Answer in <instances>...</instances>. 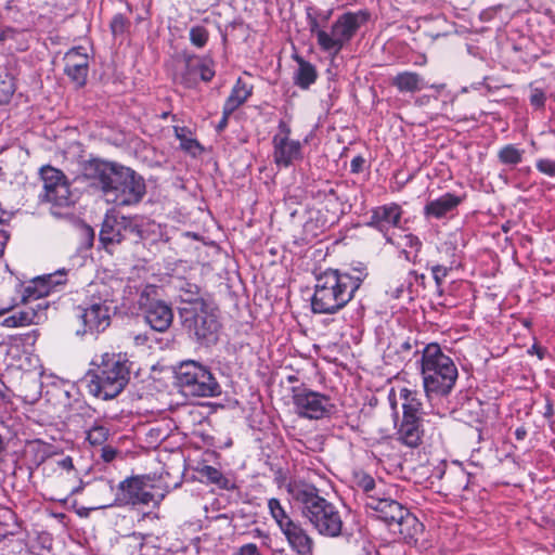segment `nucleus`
Here are the masks:
<instances>
[{
	"label": "nucleus",
	"mask_w": 555,
	"mask_h": 555,
	"mask_svg": "<svg viewBox=\"0 0 555 555\" xmlns=\"http://www.w3.org/2000/svg\"><path fill=\"white\" fill-rule=\"evenodd\" d=\"M354 274L328 269L315 279L311 310L318 314H334L341 310L354 296L366 274L353 269Z\"/></svg>",
	"instance_id": "nucleus-1"
},
{
	"label": "nucleus",
	"mask_w": 555,
	"mask_h": 555,
	"mask_svg": "<svg viewBox=\"0 0 555 555\" xmlns=\"http://www.w3.org/2000/svg\"><path fill=\"white\" fill-rule=\"evenodd\" d=\"M288 491L299 505L302 517L324 537L336 538L340 535L344 521L339 508L320 495L313 485L294 482Z\"/></svg>",
	"instance_id": "nucleus-2"
},
{
	"label": "nucleus",
	"mask_w": 555,
	"mask_h": 555,
	"mask_svg": "<svg viewBox=\"0 0 555 555\" xmlns=\"http://www.w3.org/2000/svg\"><path fill=\"white\" fill-rule=\"evenodd\" d=\"M93 369L87 372L89 393L102 399L116 398L128 385L132 363L122 354L104 353L93 360Z\"/></svg>",
	"instance_id": "nucleus-3"
},
{
	"label": "nucleus",
	"mask_w": 555,
	"mask_h": 555,
	"mask_svg": "<svg viewBox=\"0 0 555 555\" xmlns=\"http://www.w3.org/2000/svg\"><path fill=\"white\" fill-rule=\"evenodd\" d=\"M417 362L424 391L429 400L446 397L452 391L459 375L457 369L438 344L426 345Z\"/></svg>",
	"instance_id": "nucleus-4"
},
{
	"label": "nucleus",
	"mask_w": 555,
	"mask_h": 555,
	"mask_svg": "<svg viewBox=\"0 0 555 555\" xmlns=\"http://www.w3.org/2000/svg\"><path fill=\"white\" fill-rule=\"evenodd\" d=\"M177 385L185 396L216 397L221 387L211 371L194 360H185L175 369Z\"/></svg>",
	"instance_id": "nucleus-5"
},
{
	"label": "nucleus",
	"mask_w": 555,
	"mask_h": 555,
	"mask_svg": "<svg viewBox=\"0 0 555 555\" xmlns=\"http://www.w3.org/2000/svg\"><path fill=\"white\" fill-rule=\"evenodd\" d=\"M183 327L202 344L215 343L218 338L220 322L218 309L210 302H197L195 306L180 308Z\"/></svg>",
	"instance_id": "nucleus-6"
},
{
	"label": "nucleus",
	"mask_w": 555,
	"mask_h": 555,
	"mask_svg": "<svg viewBox=\"0 0 555 555\" xmlns=\"http://www.w3.org/2000/svg\"><path fill=\"white\" fill-rule=\"evenodd\" d=\"M370 18L367 11L346 12L332 25L331 33L320 35V49L337 55Z\"/></svg>",
	"instance_id": "nucleus-7"
},
{
	"label": "nucleus",
	"mask_w": 555,
	"mask_h": 555,
	"mask_svg": "<svg viewBox=\"0 0 555 555\" xmlns=\"http://www.w3.org/2000/svg\"><path fill=\"white\" fill-rule=\"evenodd\" d=\"M40 175L43 182V193L40 194L41 202L51 205L50 209L54 216L65 215L63 209H67L75 204V196L65 175L51 166L42 167Z\"/></svg>",
	"instance_id": "nucleus-8"
},
{
	"label": "nucleus",
	"mask_w": 555,
	"mask_h": 555,
	"mask_svg": "<svg viewBox=\"0 0 555 555\" xmlns=\"http://www.w3.org/2000/svg\"><path fill=\"white\" fill-rule=\"evenodd\" d=\"M154 486L150 482L147 476L137 475L128 477L118 483L113 502L103 504L100 507L149 505L152 502L157 505L159 501L155 500L152 492Z\"/></svg>",
	"instance_id": "nucleus-9"
},
{
	"label": "nucleus",
	"mask_w": 555,
	"mask_h": 555,
	"mask_svg": "<svg viewBox=\"0 0 555 555\" xmlns=\"http://www.w3.org/2000/svg\"><path fill=\"white\" fill-rule=\"evenodd\" d=\"M138 306L152 330L163 333L170 327L173 320L172 310L169 305L158 298L156 286L146 285L143 288Z\"/></svg>",
	"instance_id": "nucleus-10"
},
{
	"label": "nucleus",
	"mask_w": 555,
	"mask_h": 555,
	"mask_svg": "<svg viewBox=\"0 0 555 555\" xmlns=\"http://www.w3.org/2000/svg\"><path fill=\"white\" fill-rule=\"evenodd\" d=\"M91 287L100 295V298L81 310L80 319L85 328L82 332L78 331V334H86L88 332L99 333L104 331L111 323L109 308L106 304L114 301V294L107 289L105 283H95Z\"/></svg>",
	"instance_id": "nucleus-11"
},
{
	"label": "nucleus",
	"mask_w": 555,
	"mask_h": 555,
	"mask_svg": "<svg viewBox=\"0 0 555 555\" xmlns=\"http://www.w3.org/2000/svg\"><path fill=\"white\" fill-rule=\"evenodd\" d=\"M292 399L296 413L305 418L321 420L334 410L330 397L306 387H293Z\"/></svg>",
	"instance_id": "nucleus-12"
},
{
	"label": "nucleus",
	"mask_w": 555,
	"mask_h": 555,
	"mask_svg": "<svg viewBox=\"0 0 555 555\" xmlns=\"http://www.w3.org/2000/svg\"><path fill=\"white\" fill-rule=\"evenodd\" d=\"M278 129L272 138L273 162L279 167H289L302 159V145L291 139L292 130L286 121L280 120Z\"/></svg>",
	"instance_id": "nucleus-13"
},
{
	"label": "nucleus",
	"mask_w": 555,
	"mask_h": 555,
	"mask_svg": "<svg viewBox=\"0 0 555 555\" xmlns=\"http://www.w3.org/2000/svg\"><path fill=\"white\" fill-rule=\"evenodd\" d=\"M365 506L376 513V516L385 521L390 529L402 519V515L406 514L408 508L392 499L389 494L380 493L371 495L365 500Z\"/></svg>",
	"instance_id": "nucleus-14"
},
{
	"label": "nucleus",
	"mask_w": 555,
	"mask_h": 555,
	"mask_svg": "<svg viewBox=\"0 0 555 555\" xmlns=\"http://www.w3.org/2000/svg\"><path fill=\"white\" fill-rule=\"evenodd\" d=\"M33 299L34 298H29L25 301L23 296L22 301L25 304V306L18 310H15L11 315L3 319L1 326L15 328L29 326L33 324H40L46 321L48 305L46 302L33 304Z\"/></svg>",
	"instance_id": "nucleus-15"
},
{
	"label": "nucleus",
	"mask_w": 555,
	"mask_h": 555,
	"mask_svg": "<svg viewBox=\"0 0 555 555\" xmlns=\"http://www.w3.org/2000/svg\"><path fill=\"white\" fill-rule=\"evenodd\" d=\"M401 218V207L396 203H391L373 208L366 225L376 229L383 233L388 243H392L388 232L391 228H398L400 225Z\"/></svg>",
	"instance_id": "nucleus-16"
},
{
	"label": "nucleus",
	"mask_w": 555,
	"mask_h": 555,
	"mask_svg": "<svg viewBox=\"0 0 555 555\" xmlns=\"http://www.w3.org/2000/svg\"><path fill=\"white\" fill-rule=\"evenodd\" d=\"M129 177L121 181L112 195V202L117 206H130L138 204L145 194V183L142 177L129 168Z\"/></svg>",
	"instance_id": "nucleus-17"
},
{
	"label": "nucleus",
	"mask_w": 555,
	"mask_h": 555,
	"mask_svg": "<svg viewBox=\"0 0 555 555\" xmlns=\"http://www.w3.org/2000/svg\"><path fill=\"white\" fill-rule=\"evenodd\" d=\"M312 197L330 215L326 221L331 224L337 222L339 217L344 214V202L338 185L335 188L332 183L325 182L318 190L312 192Z\"/></svg>",
	"instance_id": "nucleus-18"
},
{
	"label": "nucleus",
	"mask_w": 555,
	"mask_h": 555,
	"mask_svg": "<svg viewBox=\"0 0 555 555\" xmlns=\"http://www.w3.org/2000/svg\"><path fill=\"white\" fill-rule=\"evenodd\" d=\"M64 73L78 87L86 85L89 73V57L82 47H76L66 52L64 56Z\"/></svg>",
	"instance_id": "nucleus-19"
},
{
	"label": "nucleus",
	"mask_w": 555,
	"mask_h": 555,
	"mask_svg": "<svg viewBox=\"0 0 555 555\" xmlns=\"http://www.w3.org/2000/svg\"><path fill=\"white\" fill-rule=\"evenodd\" d=\"M115 166L116 163L93 158L83 163L82 176L103 194L107 181H112L109 176L113 175Z\"/></svg>",
	"instance_id": "nucleus-20"
},
{
	"label": "nucleus",
	"mask_w": 555,
	"mask_h": 555,
	"mask_svg": "<svg viewBox=\"0 0 555 555\" xmlns=\"http://www.w3.org/2000/svg\"><path fill=\"white\" fill-rule=\"evenodd\" d=\"M65 282L66 272L64 270H59L48 275L38 276L31 281L30 285L25 287L24 300L26 301L29 298L38 300L42 297H46L54 287L63 285Z\"/></svg>",
	"instance_id": "nucleus-21"
},
{
	"label": "nucleus",
	"mask_w": 555,
	"mask_h": 555,
	"mask_svg": "<svg viewBox=\"0 0 555 555\" xmlns=\"http://www.w3.org/2000/svg\"><path fill=\"white\" fill-rule=\"evenodd\" d=\"M289 547L297 555H312L314 541L299 522H294L282 531Z\"/></svg>",
	"instance_id": "nucleus-22"
},
{
	"label": "nucleus",
	"mask_w": 555,
	"mask_h": 555,
	"mask_svg": "<svg viewBox=\"0 0 555 555\" xmlns=\"http://www.w3.org/2000/svg\"><path fill=\"white\" fill-rule=\"evenodd\" d=\"M424 430L421 416L411 414L402 415L400 427L397 431L398 440L410 448H416L422 443Z\"/></svg>",
	"instance_id": "nucleus-23"
},
{
	"label": "nucleus",
	"mask_w": 555,
	"mask_h": 555,
	"mask_svg": "<svg viewBox=\"0 0 555 555\" xmlns=\"http://www.w3.org/2000/svg\"><path fill=\"white\" fill-rule=\"evenodd\" d=\"M463 202L461 196L452 193H446L439 198L427 202L424 207L426 218L441 219L452 214Z\"/></svg>",
	"instance_id": "nucleus-24"
},
{
	"label": "nucleus",
	"mask_w": 555,
	"mask_h": 555,
	"mask_svg": "<svg viewBox=\"0 0 555 555\" xmlns=\"http://www.w3.org/2000/svg\"><path fill=\"white\" fill-rule=\"evenodd\" d=\"M124 223L122 216H106L102 222L100 231V243L105 249H109L112 246L124 242Z\"/></svg>",
	"instance_id": "nucleus-25"
},
{
	"label": "nucleus",
	"mask_w": 555,
	"mask_h": 555,
	"mask_svg": "<svg viewBox=\"0 0 555 555\" xmlns=\"http://www.w3.org/2000/svg\"><path fill=\"white\" fill-rule=\"evenodd\" d=\"M122 223L124 241L139 244L150 237V224L143 219L122 216Z\"/></svg>",
	"instance_id": "nucleus-26"
},
{
	"label": "nucleus",
	"mask_w": 555,
	"mask_h": 555,
	"mask_svg": "<svg viewBox=\"0 0 555 555\" xmlns=\"http://www.w3.org/2000/svg\"><path fill=\"white\" fill-rule=\"evenodd\" d=\"M391 86L401 93H416L426 86L425 79L416 72H401L391 79Z\"/></svg>",
	"instance_id": "nucleus-27"
},
{
	"label": "nucleus",
	"mask_w": 555,
	"mask_h": 555,
	"mask_svg": "<svg viewBox=\"0 0 555 555\" xmlns=\"http://www.w3.org/2000/svg\"><path fill=\"white\" fill-rule=\"evenodd\" d=\"M184 65L186 69L185 81H194L196 80L197 76L203 81H210L215 76V70L210 64L195 55L186 57Z\"/></svg>",
	"instance_id": "nucleus-28"
},
{
	"label": "nucleus",
	"mask_w": 555,
	"mask_h": 555,
	"mask_svg": "<svg viewBox=\"0 0 555 555\" xmlns=\"http://www.w3.org/2000/svg\"><path fill=\"white\" fill-rule=\"evenodd\" d=\"M393 532H398L404 540H415V537L422 532L423 524L408 509L406 514L402 515V519L391 529Z\"/></svg>",
	"instance_id": "nucleus-29"
},
{
	"label": "nucleus",
	"mask_w": 555,
	"mask_h": 555,
	"mask_svg": "<svg viewBox=\"0 0 555 555\" xmlns=\"http://www.w3.org/2000/svg\"><path fill=\"white\" fill-rule=\"evenodd\" d=\"M294 60L298 64L294 82L301 89H308L318 78L315 66L299 55H295Z\"/></svg>",
	"instance_id": "nucleus-30"
},
{
	"label": "nucleus",
	"mask_w": 555,
	"mask_h": 555,
	"mask_svg": "<svg viewBox=\"0 0 555 555\" xmlns=\"http://www.w3.org/2000/svg\"><path fill=\"white\" fill-rule=\"evenodd\" d=\"M251 91L253 88L238 78L224 103L227 112L233 113L236 111L251 95Z\"/></svg>",
	"instance_id": "nucleus-31"
},
{
	"label": "nucleus",
	"mask_w": 555,
	"mask_h": 555,
	"mask_svg": "<svg viewBox=\"0 0 555 555\" xmlns=\"http://www.w3.org/2000/svg\"><path fill=\"white\" fill-rule=\"evenodd\" d=\"M24 454L29 461L30 468L39 467L48 457L47 447L40 440L27 442Z\"/></svg>",
	"instance_id": "nucleus-32"
},
{
	"label": "nucleus",
	"mask_w": 555,
	"mask_h": 555,
	"mask_svg": "<svg viewBox=\"0 0 555 555\" xmlns=\"http://www.w3.org/2000/svg\"><path fill=\"white\" fill-rule=\"evenodd\" d=\"M400 398L403 400V415L411 414L413 416H421L420 413L423 404L420 399V393L416 390L402 388L400 390Z\"/></svg>",
	"instance_id": "nucleus-33"
},
{
	"label": "nucleus",
	"mask_w": 555,
	"mask_h": 555,
	"mask_svg": "<svg viewBox=\"0 0 555 555\" xmlns=\"http://www.w3.org/2000/svg\"><path fill=\"white\" fill-rule=\"evenodd\" d=\"M268 507L272 518L275 520L281 531H283L288 526L295 522L286 513L285 508L282 506L281 502L278 499H270L268 502Z\"/></svg>",
	"instance_id": "nucleus-34"
},
{
	"label": "nucleus",
	"mask_w": 555,
	"mask_h": 555,
	"mask_svg": "<svg viewBox=\"0 0 555 555\" xmlns=\"http://www.w3.org/2000/svg\"><path fill=\"white\" fill-rule=\"evenodd\" d=\"M128 175H129L128 167L116 164V166L113 170V175L109 176L112 178V181H107V185L105 186V190L103 193L106 202H108V203L112 202V198H113L112 195L117 190V188L119 186L121 181H125L129 177Z\"/></svg>",
	"instance_id": "nucleus-35"
},
{
	"label": "nucleus",
	"mask_w": 555,
	"mask_h": 555,
	"mask_svg": "<svg viewBox=\"0 0 555 555\" xmlns=\"http://www.w3.org/2000/svg\"><path fill=\"white\" fill-rule=\"evenodd\" d=\"M180 298L184 306H195L197 302H207L201 295V288L192 283H185L181 286Z\"/></svg>",
	"instance_id": "nucleus-36"
},
{
	"label": "nucleus",
	"mask_w": 555,
	"mask_h": 555,
	"mask_svg": "<svg viewBox=\"0 0 555 555\" xmlns=\"http://www.w3.org/2000/svg\"><path fill=\"white\" fill-rule=\"evenodd\" d=\"M524 151L517 149L513 144L503 146L499 153V160L504 165L516 166L522 160Z\"/></svg>",
	"instance_id": "nucleus-37"
},
{
	"label": "nucleus",
	"mask_w": 555,
	"mask_h": 555,
	"mask_svg": "<svg viewBox=\"0 0 555 555\" xmlns=\"http://www.w3.org/2000/svg\"><path fill=\"white\" fill-rule=\"evenodd\" d=\"M108 437L109 429L98 423L87 431V440L91 446H103Z\"/></svg>",
	"instance_id": "nucleus-38"
},
{
	"label": "nucleus",
	"mask_w": 555,
	"mask_h": 555,
	"mask_svg": "<svg viewBox=\"0 0 555 555\" xmlns=\"http://www.w3.org/2000/svg\"><path fill=\"white\" fill-rule=\"evenodd\" d=\"M357 486L363 490V492L366 494V500L371 495H375L378 491L380 493H385V491L382 489V487H377L375 480L370 475H362L357 480Z\"/></svg>",
	"instance_id": "nucleus-39"
},
{
	"label": "nucleus",
	"mask_w": 555,
	"mask_h": 555,
	"mask_svg": "<svg viewBox=\"0 0 555 555\" xmlns=\"http://www.w3.org/2000/svg\"><path fill=\"white\" fill-rule=\"evenodd\" d=\"M201 475L209 480L211 483L218 485L221 488L227 487L228 479L222 473L214 466L206 465L201 469Z\"/></svg>",
	"instance_id": "nucleus-40"
},
{
	"label": "nucleus",
	"mask_w": 555,
	"mask_h": 555,
	"mask_svg": "<svg viewBox=\"0 0 555 555\" xmlns=\"http://www.w3.org/2000/svg\"><path fill=\"white\" fill-rule=\"evenodd\" d=\"M15 92V83L13 77L5 75L4 79L0 80V103H8Z\"/></svg>",
	"instance_id": "nucleus-41"
},
{
	"label": "nucleus",
	"mask_w": 555,
	"mask_h": 555,
	"mask_svg": "<svg viewBox=\"0 0 555 555\" xmlns=\"http://www.w3.org/2000/svg\"><path fill=\"white\" fill-rule=\"evenodd\" d=\"M190 40L193 46L203 48L208 40V31L203 26H194L190 29Z\"/></svg>",
	"instance_id": "nucleus-42"
},
{
	"label": "nucleus",
	"mask_w": 555,
	"mask_h": 555,
	"mask_svg": "<svg viewBox=\"0 0 555 555\" xmlns=\"http://www.w3.org/2000/svg\"><path fill=\"white\" fill-rule=\"evenodd\" d=\"M450 270H451V268H448V267H444L441 264H436V266L431 267V274L435 280V283L437 286V292L439 295L443 294V289L441 288V285H442L444 279L448 276Z\"/></svg>",
	"instance_id": "nucleus-43"
},
{
	"label": "nucleus",
	"mask_w": 555,
	"mask_h": 555,
	"mask_svg": "<svg viewBox=\"0 0 555 555\" xmlns=\"http://www.w3.org/2000/svg\"><path fill=\"white\" fill-rule=\"evenodd\" d=\"M307 20H308V26L309 30L312 35L317 37L318 44L320 46V35L323 33H327L322 28L323 24L320 22L319 17L310 12V10L307 12Z\"/></svg>",
	"instance_id": "nucleus-44"
},
{
	"label": "nucleus",
	"mask_w": 555,
	"mask_h": 555,
	"mask_svg": "<svg viewBox=\"0 0 555 555\" xmlns=\"http://www.w3.org/2000/svg\"><path fill=\"white\" fill-rule=\"evenodd\" d=\"M127 20L124 15L117 14L111 22V29L114 36L122 35L127 28Z\"/></svg>",
	"instance_id": "nucleus-45"
},
{
	"label": "nucleus",
	"mask_w": 555,
	"mask_h": 555,
	"mask_svg": "<svg viewBox=\"0 0 555 555\" xmlns=\"http://www.w3.org/2000/svg\"><path fill=\"white\" fill-rule=\"evenodd\" d=\"M537 169L548 177H555V160L543 158L537 162Z\"/></svg>",
	"instance_id": "nucleus-46"
},
{
	"label": "nucleus",
	"mask_w": 555,
	"mask_h": 555,
	"mask_svg": "<svg viewBox=\"0 0 555 555\" xmlns=\"http://www.w3.org/2000/svg\"><path fill=\"white\" fill-rule=\"evenodd\" d=\"M546 101L545 93L542 89L535 88L532 90L530 95V104L535 108L544 107Z\"/></svg>",
	"instance_id": "nucleus-47"
},
{
	"label": "nucleus",
	"mask_w": 555,
	"mask_h": 555,
	"mask_svg": "<svg viewBox=\"0 0 555 555\" xmlns=\"http://www.w3.org/2000/svg\"><path fill=\"white\" fill-rule=\"evenodd\" d=\"M101 447V459L106 463L114 461L118 453L117 449L113 448L112 446L105 444Z\"/></svg>",
	"instance_id": "nucleus-48"
},
{
	"label": "nucleus",
	"mask_w": 555,
	"mask_h": 555,
	"mask_svg": "<svg viewBox=\"0 0 555 555\" xmlns=\"http://www.w3.org/2000/svg\"><path fill=\"white\" fill-rule=\"evenodd\" d=\"M181 146L186 152L195 155L198 151L202 150L201 144L194 139H185L181 142Z\"/></svg>",
	"instance_id": "nucleus-49"
},
{
	"label": "nucleus",
	"mask_w": 555,
	"mask_h": 555,
	"mask_svg": "<svg viewBox=\"0 0 555 555\" xmlns=\"http://www.w3.org/2000/svg\"><path fill=\"white\" fill-rule=\"evenodd\" d=\"M233 555H260V552L255 543H248L241 546Z\"/></svg>",
	"instance_id": "nucleus-50"
},
{
	"label": "nucleus",
	"mask_w": 555,
	"mask_h": 555,
	"mask_svg": "<svg viewBox=\"0 0 555 555\" xmlns=\"http://www.w3.org/2000/svg\"><path fill=\"white\" fill-rule=\"evenodd\" d=\"M405 243L404 245L411 248H415L416 251H418L422 247V242L420 238L413 234H406L404 236Z\"/></svg>",
	"instance_id": "nucleus-51"
},
{
	"label": "nucleus",
	"mask_w": 555,
	"mask_h": 555,
	"mask_svg": "<svg viewBox=\"0 0 555 555\" xmlns=\"http://www.w3.org/2000/svg\"><path fill=\"white\" fill-rule=\"evenodd\" d=\"M528 352H529L530 354L535 353L540 360H543V359H544V357H545V356H546V353H547V350H546V348H544V347H542V346H540V345H538V344H534V345H532V347L528 350Z\"/></svg>",
	"instance_id": "nucleus-52"
},
{
	"label": "nucleus",
	"mask_w": 555,
	"mask_h": 555,
	"mask_svg": "<svg viewBox=\"0 0 555 555\" xmlns=\"http://www.w3.org/2000/svg\"><path fill=\"white\" fill-rule=\"evenodd\" d=\"M15 36V30L11 27H0V42L5 41L8 39H13Z\"/></svg>",
	"instance_id": "nucleus-53"
},
{
	"label": "nucleus",
	"mask_w": 555,
	"mask_h": 555,
	"mask_svg": "<svg viewBox=\"0 0 555 555\" xmlns=\"http://www.w3.org/2000/svg\"><path fill=\"white\" fill-rule=\"evenodd\" d=\"M232 113H228L227 112V106L223 105V111H222V118L221 120L219 121V124L217 125L216 129L218 132H221L228 125V120H229V117Z\"/></svg>",
	"instance_id": "nucleus-54"
},
{
	"label": "nucleus",
	"mask_w": 555,
	"mask_h": 555,
	"mask_svg": "<svg viewBox=\"0 0 555 555\" xmlns=\"http://www.w3.org/2000/svg\"><path fill=\"white\" fill-rule=\"evenodd\" d=\"M364 159L361 156H357L351 160V171L359 172L362 169Z\"/></svg>",
	"instance_id": "nucleus-55"
},
{
	"label": "nucleus",
	"mask_w": 555,
	"mask_h": 555,
	"mask_svg": "<svg viewBox=\"0 0 555 555\" xmlns=\"http://www.w3.org/2000/svg\"><path fill=\"white\" fill-rule=\"evenodd\" d=\"M59 466L62 467L63 469H66V470L73 469L74 468V464H73L72 457L66 456V457L62 459L59 462Z\"/></svg>",
	"instance_id": "nucleus-56"
},
{
	"label": "nucleus",
	"mask_w": 555,
	"mask_h": 555,
	"mask_svg": "<svg viewBox=\"0 0 555 555\" xmlns=\"http://www.w3.org/2000/svg\"><path fill=\"white\" fill-rule=\"evenodd\" d=\"M331 14H332V11H326V12H319L315 15L319 17V20L323 24V26H325L327 21L331 17Z\"/></svg>",
	"instance_id": "nucleus-57"
},
{
	"label": "nucleus",
	"mask_w": 555,
	"mask_h": 555,
	"mask_svg": "<svg viewBox=\"0 0 555 555\" xmlns=\"http://www.w3.org/2000/svg\"><path fill=\"white\" fill-rule=\"evenodd\" d=\"M526 436H527V430L525 427L521 426V427L516 428L515 437L517 440H524Z\"/></svg>",
	"instance_id": "nucleus-58"
},
{
	"label": "nucleus",
	"mask_w": 555,
	"mask_h": 555,
	"mask_svg": "<svg viewBox=\"0 0 555 555\" xmlns=\"http://www.w3.org/2000/svg\"><path fill=\"white\" fill-rule=\"evenodd\" d=\"M411 349H412V344L409 340L402 343L400 346V351H410Z\"/></svg>",
	"instance_id": "nucleus-59"
},
{
	"label": "nucleus",
	"mask_w": 555,
	"mask_h": 555,
	"mask_svg": "<svg viewBox=\"0 0 555 555\" xmlns=\"http://www.w3.org/2000/svg\"><path fill=\"white\" fill-rule=\"evenodd\" d=\"M5 442H4V439L3 437L0 435V462L2 461V455L5 451Z\"/></svg>",
	"instance_id": "nucleus-60"
},
{
	"label": "nucleus",
	"mask_w": 555,
	"mask_h": 555,
	"mask_svg": "<svg viewBox=\"0 0 555 555\" xmlns=\"http://www.w3.org/2000/svg\"><path fill=\"white\" fill-rule=\"evenodd\" d=\"M446 87L444 83H439V85H431L430 88H434L435 90H437L438 92L443 90Z\"/></svg>",
	"instance_id": "nucleus-61"
},
{
	"label": "nucleus",
	"mask_w": 555,
	"mask_h": 555,
	"mask_svg": "<svg viewBox=\"0 0 555 555\" xmlns=\"http://www.w3.org/2000/svg\"><path fill=\"white\" fill-rule=\"evenodd\" d=\"M11 310H13V306L0 309V315H4L5 313H8Z\"/></svg>",
	"instance_id": "nucleus-62"
},
{
	"label": "nucleus",
	"mask_w": 555,
	"mask_h": 555,
	"mask_svg": "<svg viewBox=\"0 0 555 555\" xmlns=\"http://www.w3.org/2000/svg\"><path fill=\"white\" fill-rule=\"evenodd\" d=\"M104 486L109 490V491H113L114 490V485H113V481L108 480L104 483Z\"/></svg>",
	"instance_id": "nucleus-63"
},
{
	"label": "nucleus",
	"mask_w": 555,
	"mask_h": 555,
	"mask_svg": "<svg viewBox=\"0 0 555 555\" xmlns=\"http://www.w3.org/2000/svg\"><path fill=\"white\" fill-rule=\"evenodd\" d=\"M5 514H7L11 519H14V518H15V514H14L11 509H5Z\"/></svg>",
	"instance_id": "nucleus-64"
}]
</instances>
